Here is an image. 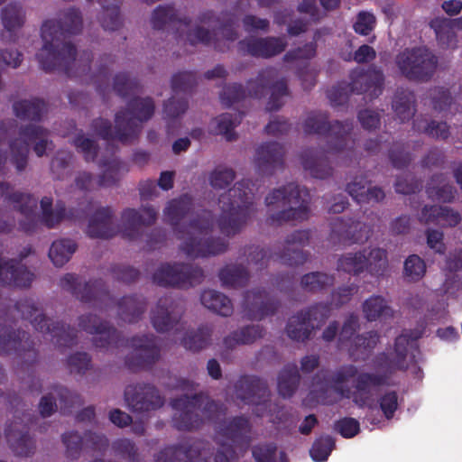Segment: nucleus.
<instances>
[{
  "instance_id": "62",
  "label": "nucleus",
  "mask_w": 462,
  "mask_h": 462,
  "mask_svg": "<svg viewBox=\"0 0 462 462\" xmlns=\"http://www.w3.org/2000/svg\"><path fill=\"white\" fill-rule=\"evenodd\" d=\"M426 238L428 246L439 254H444L446 245L444 243V234L442 231L429 228L426 230Z\"/></svg>"
},
{
  "instance_id": "5",
  "label": "nucleus",
  "mask_w": 462,
  "mask_h": 462,
  "mask_svg": "<svg viewBox=\"0 0 462 462\" xmlns=\"http://www.w3.org/2000/svg\"><path fill=\"white\" fill-rule=\"evenodd\" d=\"M265 203L271 211L277 209L270 217L273 223L300 222L310 217V193L295 183L273 189L265 198Z\"/></svg>"
},
{
  "instance_id": "52",
  "label": "nucleus",
  "mask_w": 462,
  "mask_h": 462,
  "mask_svg": "<svg viewBox=\"0 0 462 462\" xmlns=\"http://www.w3.org/2000/svg\"><path fill=\"white\" fill-rule=\"evenodd\" d=\"M210 337L211 330L205 327L196 332L192 331L188 333L187 336L181 339V344L187 349L197 351L208 344Z\"/></svg>"
},
{
  "instance_id": "18",
  "label": "nucleus",
  "mask_w": 462,
  "mask_h": 462,
  "mask_svg": "<svg viewBox=\"0 0 462 462\" xmlns=\"http://www.w3.org/2000/svg\"><path fill=\"white\" fill-rule=\"evenodd\" d=\"M131 347V355L125 360L131 369L146 368L160 357V348L154 337H134Z\"/></svg>"
},
{
  "instance_id": "44",
  "label": "nucleus",
  "mask_w": 462,
  "mask_h": 462,
  "mask_svg": "<svg viewBox=\"0 0 462 462\" xmlns=\"http://www.w3.org/2000/svg\"><path fill=\"white\" fill-rule=\"evenodd\" d=\"M241 117L231 113H226L213 119L210 123V131L216 134H222L227 141L234 139L232 130L240 123Z\"/></svg>"
},
{
  "instance_id": "27",
  "label": "nucleus",
  "mask_w": 462,
  "mask_h": 462,
  "mask_svg": "<svg viewBox=\"0 0 462 462\" xmlns=\"http://www.w3.org/2000/svg\"><path fill=\"white\" fill-rule=\"evenodd\" d=\"M9 199L16 209L20 228L26 232L32 231L35 224L36 199L22 193H14Z\"/></svg>"
},
{
  "instance_id": "16",
  "label": "nucleus",
  "mask_w": 462,
  "mask_h": 462,
  "mask_svg": "<svg viewBox=\"0 0 462 462\" xmlns=\"http://www.w3.org/2000/svg\"><path fill=\"white\" fill-rule=\"evenodd\" d=\"M276 70L273 69H266L259 74L254 81H250L247 86L249 95L259 97L262 96L264 88H271V97L267 104V109L276 110L283 104L282 98L287 95L286 84L282 80H277Z\"/></svg>"
},
{
  "instance_id": "40",
  "label": "nucleus",
  "mask_w": 462,
  "mask_h": 462,
  "mask_svg": "<svg viewBox=\"0 0 462 462\" xmlns=\"http://www.w3.org/2000/svg\"><path fill=\"white\" fill-rule=\"evenodd\" d=\"M144 310L145 302L141 298L125 297L118 303L119 316L129 323L137 321Z\"/></svg>"
},
{
  "instance_id": "11",
  "label": "nucleus",
  "mask_w": 462,
  "mask_h": 462,
  "mask_svg": "<svg viewBox=\"0 0 462 462\" xmlns=\"http://www.w3.org/2000/svg\"><path fill=\"white\" fill-rule=\"evenodd\" d=\"M352 126L350 124H341L336 122L333 125H328L327 116L321 113L311 114L304 123V130L309 134H328L330 149L333 151H342L347 145L346 136L350 133Z\"/></svg>"
},
{
  "instance_id": "55",
  "label": "nucleus",
  "mask_w": 462,
  "mask_h": 462,
  "mask_svg": "<svg viewBox=\"0 0 462 462\" xmlns=\"http://www.w3.org/2000/svg\"><path fill=\"white\" fill-rule=\"evenodd\" d=\"M426 271V263L419 255L411 254L406 258V281H420L424 277Z\"/></svg>"
},
{
  "instance_id": "20",
  "label": "nucleus",
  "mask_w": 462,
  "mask_h": 462,
  "mask_svg": "<svg viewBox=\"0 0 462 462\" xmlns=\"http://www.w3.org/2000/svg\"><path fill=\"white\" fill-rule=\"evenodd\" d=\"M182 314V308L169 298L160 299L152 311L151 320L159 332L171 329L178 324Z\"/></svg>"
},
{
  "instance_id": "10",
  "label": "nucleus",
  "mask_w": 462,
  "mask_h": 462,
  "mask_svg": "<svg viewBox=\"0 0 462 462\" xmlns=\"http://www.w3.org/2000/svg\"><path fill=\"white\" fill-rule=\"evenodd\" d=\"M48 135L46 130L32 125L20 129L18 136L9 144L12 162L17 171H23L26 167L30 144H33V150L39 157L51 149V142Z\"/></svg>"
},
{
  "instance_id": "33",
  "label": "nucleus",
  "mask_w": 462,
  "mask_h": 462,
  "mask_svg": "<svg viewBox=\"0 0 462 462\" xmlns=\"http://www.w3.org/2000/svg\"><path fill=\"white\" fill-rule=\"evenodd\" d=\"M310 238L306 230H299L291 235L287 239V252L282 255L284 263L289 264H301L307 260V255L298 247L305 245Z\"/></svg>"
},
{
  "instance_id": "29",
  "label": "nucleus",
  "mask_w": 462,
  "mask_h": 462,
  "mask_svg": "<svg viewBox=\"0 0 462 462\" xmlns=\"http://www.w3.org/2000/svg\"><path fill=\"white\" fill-rule=\"evenodd\" d=\"M283 154L278 143H265L257 148L254 162L259 171H269L282 163Z\"/></svg>"
},
{
  "instance_id": "51",
  "label": "nucleus",
  "mask_w": 462,
  "mask_h": 462,
  "mask_svg": "<svg viewBox=\"0 0 462 462\" xmlns=\"http://www.w3.org/2000/svg\"><path fill=\"white\" fill-rule=\"evenodd\" d=\"M434 110L442 112L448 109L453 102L451 92L444 87H434L427 93Z\"/></svg>"
},
{
  "instance_id": "35",
  "label": "nucleus",
  "mask_w": 462,
  "mask_h": 462,
  "mask_svg": "<svg viewBox=\"0 0 462 462\" xmlns=\"http://www.w3.org/2000/svg\"><path fill=\"white\" fill-rule=\"evenodd\" d=\"M201 303L213 312L227 317L233 313L231 300L223 293L215 290H206L200 297Z\"/></svg>"
},
{
  "instance_id": "19",
  "label": "nucleus",
  "mask_w": 462,
  "mask_h": 462,
  "mask_svg": "<svg viewBox=\"0 0 462 462\" xmlns=\"http://www.w3.org/2000/svg\"><path fill=\"white\" fill-rule=\"evenodd\" d=\"M125 397L128 406L137 412L156 410L163 404L157 390L148 384L127 387Z\"/></svg>"
},
{
  "instance_id": "31",
  "label": "nucleus",
  "mask_w": 462,
  "mask_h": 462,
  "mask_svg": "<svg viewBox=\"0 0 462 462\" xmlns=\"http://www.w3.org/2000/svg\"><path fill=\"white\" fill-rule=\"evenodd\" d=\"M425 191L429 199L443 203L452 202L457 193L455 187L447 181V177L442 173L431 176Z\"/></svg>"
},
{
  "instance_id": "60",
  "label": "nucleus",
  "mask_w": 462,
  "mask_h": 462,
  "mask_svg": "<svg viewBox=\"0 0 462 462\" xmlns=\"http://www.w3.org/2000/svg\"><path fill=\"white\" fill-rule=\"evenodd\" d=\"M178 14L171 6H159L153 12L152 23L154 28L160 29L168 22L175 23Z\"/></svg>"
},
{
  "instance_id": "22",
  "label": "nucleus",
  "mask_w": 462,
  "mask_h": 462,
  "mask_svg": "<svg viewBox=\"0 0 462 462\" xmlns=\"http://www.w3.org/2000/svg\"><path fill=\"white\" fill-rule=\"evenodd\" d=\"M67 456L77 458L80 450L85 448L101 449L107 446V439L104 435L88 432L82 438L77 432H69L63 436Z\"/></svg>"
},
{
  "instance_id": "53",
  "label": "nucleus",
  "mask_w": 462,
  "mask_h": 462,
  "mask_svg": "<svg viewBox=\"0 0 462 462\" xmlns=\"http://www.w3.org/2000/svg\"><path fill=\"white\" fill-rule=\"evenodd\" d=\"M389 308L385 300L379 296H374L366 300L363 305V312L368 320H375L382 315L389 314Z\"/></svg>"
},
{
  "instance_id": "30",
  "label": "nucleus",
  "mask_w": 462,
  "mask_h": 462,
  "mask_svg": "<svg viewBox=\"0 0 462 462\" xmlns=\"http://www.w3.org/2000/svg\"><path fill=\"white\" fill-rule=\"evenodd\" d=\"M240 48L253 56L268 58L282 52L285 43L278 38L250 39L247 42H240Z\"/></svg>"
},
{
  "instance_id": "25",
  "label": "nucleus",
  "mask_w": 462,
  "mask_h": 462,
  "mask_svg": "<svg viewBox=\"0 0 462 462\" xmlns=\"http://www.w3.org/2000/svg\"><path fill=\"white\" fill-rule=\"evenodd\" d=\"M244 316L250 319H262L273 313L274 305L267 295L261 291H249L242 302Z\"/></svg>"
},
{
  "instance_id": "12",
  "label": "nucleus",
  "mask_w": 462,
  "mask_h": 462,
  "mask_svg": "<svg viewBox=\"0 0 462 462\" xmlns=\"http://www.w3.org/2000/svg\"><path fill=\"white\" fill-rule=\"evenodd\" d=\"M17 309L24 319L31 320L37 330L50 332L51 340L55 344L60 346L72 344V330L69 328L65 329L63 326H53V323L51 324L50 320L42 314L41 310L32 301L26 300L25 302L18 303Z\"/></svg>"
},
{
  "instance_id": "47",
  "label": "nucleus",
  "mask_w": 462,
  "mask_h": 462,
  "mask_svg": "<svg viewBox=\"0 0 462 462\" xmlns=\"http://www.w3.org/2000/svg\"><path fill=\"white\" fill-rule=\"evenodd\" d=\"M44 108V103L40 100H23L14 105L16 116L22 119L38 120Z\"/></svg>"
},
{
  "instance_id": "28",
  "label": "nucleus",
  "mask_w": 462,
  "mask_h": 462,
  "mask_svg": "<svg viewBox=\"0 0 462 462\" xmlns=\"http://www.w3.org/2000/svg\"><path fill=\"white\" fill-rule=\"evenodd\" d=\"M178 32H180V36L182 37V33H186V40L191 44L194 45L198 42L209 43L213 41L211 34L208 30L206 29L205 26L212 27L215 23V21L212 20V15L205 14L199 21V23L190 24L189 22L186 20H178Z\"/></svg>"
},
{
  "instance_id": "42",
  "label": "nucleus",
  "mask_w": 462,
  "mask_h": 462,
  "mask_svg": "<svg viewBox=\"0 0 462 462\" xmlns=\"http://www.w3.org/2000/svg\"><path fill=\"white\" fill-rule=\"evenodd\" d=\"M413 128L431 138L446 140L449 136V126L446 122L417 118L413 121Z\"/></svg>"
},
{
  "instance_id": "24",
  "label": "nucleus",
  "mask_w": 462,
  "mask_h": 462,
  "mask_svg": "<svg viewBox=\"0 0 462 462\" xmlns=\"http://www.w3.org/2000/svg\"><path fill=\"white\" fill-rule=\"evenodd\" d=\"M420 220L425 224H436L444 227H455L462 220L458 211L447 206L425 205L420 212Z\"/></svg>"
},
{
  "instance_id": "7",
  "label": "nucleus",
  "mask_w": 462,
  "mask_h": 462,
  "mask_svg": "<svg viewBox=\"0 0 462 462\" xmlns=\"http://www.w3.org/2000/svg\"><path fill=\"white\" fill-rule=\"evenodd\" d=\"M154 111V104L150 97H135L128 105L126 111L116 116V132L113 135L111 127L106 120L94 121L95 131L105 140L116 138L121 142L130 141L140 129L143 121L151 118Z\"/></svg>"
},
{
  "instance_id": "64",
  "label": "nucleus",
  "mask_w": 462,
  "mask_h": 462,
  "mask_svg": "<svg viewBox=\"0 0 462 462\" xmlns=\"http://www.w3.org/2000/svg\"><path fill=\"white\" fill-rule=\"evenodd\" d=\"M115 452L122 457L134 462L136 455V448L134 445L126 439H122L113 443Z\"/></svg>"
},
{
  "instance_id": "9",
  "label": "nucleus",
  "mask_w": 462,
  "mask_h": 462,
  "mask_svg": "<svg viewBox=\"0 0 462 462\" xmlns=\"http://www.w3.org/2000/svg\"><path fill=\"white\" fill-rule=\"evenodd\" d=\"M215 441L219 446L215 462H232L236 449L244 451L251 442V426L248 420L237 417L227 425L219 424L216 430Z\"/></svg>"
},
{
  "instance_id": "50",
  "label": "nucleus",
  "mask_w": 462,
  "mask_h": 462,
  "mask_svg": "<svg viewBox=\"0 0 462 462\" xmlns=\"http://www.w3.org/2000/svg\"><path fill=\"white\" fill-rule=\"evenodd\" d=\"M387 267L386 252L380 248L365 250V271L373 275L383 274Z\"/></svg>"
},
{
  "instance_id": "48",
  "label": "nucleus",
  "mask_w": 462,
  "mask_h": 462,
  "mask_svg": "<svg viewBox=\"0 0 462 462\" xmlns=\"http://www.w3.org/2000/svg\"><path fill=\"white\" fill-rule=\"evenodd\" d=\"M98 2L104 9L101 18L103 28L110 31L117 29L121 24L118 13L120 0H98Z\"/></svg>"
},
{
  "instance_id": "26",
  "label": "nucleus",
  "mask_w": 462,
  "mask_h": 462,
  "mask_svg": "<svg viewBox=\"0 0 462 462\" xmlns=\"http://www.w3.org/2000/svg\"><path fill=\"white\" fill-rule=\"evenodd\" d=\"M383 82V77L380 70L355 72L352 76L351 89L357 94L367 93L370 97H375L382 92Z\"/></svg>"
},
{
  "instance_id": "6",
  "label": "nucleus",
  "mask_w": 462,
  "mask_h": 462,
  "mask_svg": "<svg viewBox=\"0 0 462 462\" xmlns=\"http://www.w3.org/2000/svg\"><path fill=\"white\" fill-rule=\"evenodd\" d=\"M157 217V212L152 208H143L142 212L127 208L122 213V228L116 229L111 221V210L108 208H100L91 217L88 234L91 237L108 238L117 232L129 239H134L141 226L152 224Z\"/></svg>"
},
{
  "instance_id": "21",
  "label": "nucleus",
  "mask_w": 462,
  "mask_h": 462,
  "mask_svg": "<svg viewBox=\"0 0 462 462\" xmlns=\"http://www.w3.org/2000/svg\"><path fill=\"white\" fill-rule=\"evenodd\" d=\"M1 21L4 31L1 33L3 41L11 42L17 39V32L25 23V11L18 2H11L1 10Z\"/></svg>"
},
{
  "instance_id": "15",
  "label": "nucleus",
  "mask_w": 462,
  "mask_h": 462,
  "mask_svg": "<svg viewBox=\"0 0 462 462\" xmlns=\"http://www.w3.org/2000/svg\"><path fill=\"white\" fill-rule=\"evenodd\" d=\"M201 277L202 271L199 268H193L186 264L165 263L156 269L152 280L161 286H185L192 285Z\"/></svg>"
},
{
  "instance_id": "23",
  "label": "nucleus",
  "mask_w": 462,
  "mask_h": 462,
  "mask_svg": "<svg viewBox=\"0 0 462 462\" xmlns=\"http://www.w3.org/2000/svg\"><path fill=\"white\" fill-rule=\"evenodd\" d=\"M239 388L237 396L249 404L256 405L258 416H263L267 408L271 411L272 404L265 399L268 396V391L263 383L259 380L242 381Z\"/></svg>"
},
{
  "instance_id": "39",
  "label": "nucleus",
  "mask_w": 462,
  "mask_h": 462,
  "mask_svg": "<svg viewBox=\"0 0 462 462\" xmlns=\"http://www.w3.org/2000/svg\"><path fill=\"white\" fill-rule=\"evenodd\" d=\"M262 336L263 330L258 325L248 326L226 337L224 345L227 349H232L239 345L251 344Z\"/></svg>"
},
{
  "instance_id": "8",
  "label": "nucleus",
  "mask_w": 462,
  "mask_h": 462,
  "mask_svg": "<svg viewBox=\"0 0 462 462\" xmlns=\"http://www.w3.org/2000/svg\"><path fill=\"white\" fill-rule=\"evenodd\" d=\"M174 411L172 421L181 430L199 427L205 421L218 420L223 413L218 405L202 396H189L174 400L171 403Z\"/></svg>"
},
{
  "instance_id": "32",
  "label": "nucleus",
  "mask_w": 462,
  "mask_h": 462,
  "mask_svg": "<svg viewBox=\"0 0 462 462\" xmlns=\"http://www.w3.org/2000/svg\"><path fill=\"white\" fill-rule=\"evenodd\" d=\"M96 316L81 317L79 327L89 334L95 335L93 340L97 347L110 345L116 337V331L104 324L97 325Z\"/></svg>"
},
{
  "instance_id": "34",
  "label": "nucleus",
  "mask_w": 462,
  "mask_h": 462,
  "mask_svg": "<svg viewBox=\"0 0 462 462\" xmlns=\"http://www.w3.org/2000/svg\"><path fill=\"white\" fill-rule=\"evenodd\" d=\"M11 448L20 456H27L33 449V442L22 430L21 423L14 422L5 430Z\"/></svg>"
},
{
  "instance_id": "17",
  "label": "nucleus",
  "mask_w": 462,
  "mask_h": 462,
  "mask_svg": "<svg viewBox=\"0 0 462 462\" xmlns=\"http://www.w3.org/2000/svg\"><path fill=\"white\" fill-rule=\"evenodd\" d=\"M212 448L208 441L195 440L191 444L180 448L170 447L159 454L156 462H167L172 457L179 462H208ZM172 462V461H170Z\"/></svg>"
},
{
  "instance_id": "54",
  "label": "nucleus",
  "mask_w": 462,
  "mask_h": 462,
  "mask_svg": "<svg viewBox=\"0 0 462 462\" xmlns=\"http://www.w3.org/2000/svg\"><path fill=\"white\" fill-rule=\"evenodd\" d=\"M346 189L349 195L358 203L380 202L385 197L383 190L378 187H369L366 193L358 192L355 189V185H347Z\"/></svg>"
},
{
  "instance_id": "2",
  "label": "nucleus",
  "mask_w": 462,
  "mask_h": 462,
  "mask_svg": "<svg viewBox=\"0 0 462 462\" xmlns=\"http://www.w3.org/2000/svg\"><path fill=\"white\" fill-rule=\"evenodd\" d=\"M383 378L367 373L358 374L354 365H345L337 369L332 376L325 373L318 374L313 379L310 395L318 403L333 404L342 398H352L358 405L369 406L377 387Z\"/></svg>"
},
{
  "instance_id": "3",
  "label": "nucleus",
  "mask_w": 462,
  "mask_h": 462,
  "mask_svg": "<svg viewBox=\"0 0 462 462\" xmlns=\"http://www.w3.org/2000/svg\"><path fill=\"white\" fill-rule=\"evenodd\" d=\"M82 27V18L75 9H69L61 14V21L49 20L42 27V48L36 58L44 70L55 69H72V67L83 66L85 69L90 56L84 53L76 58L74 48L65 42V32L77 33Z\"/></svg>"
},
{
  "instance_id": "1",
  "label": "nucleus",
  "mask_w": 462,
  "mask_h": 462,
  "mask_svg": "<svg viewBox=\"0 0 462 462\" xmlns=\"http://www.w3.org/2000/svg\"><path fill=\"white\" fill-rule=\"evenodd\" d=\"M190 204V199L184 196L171 200L164 211L166 220L175 226L180 252L192 259L224 253L227 244L209 236L215 226L211 212L203 210L189 216Z\"/></svg>"
},
{
  "instance_id": "43",
  "label": "nucleus",
  "mask_w": 462,
  "mask_h": 462,
  "mask_svg": "<svg viewBox=\"0 0 462 462\" xmlns=\"http://www.w3.org/2000/svg\"><path fill=\"white\" fill-rule=\"evenodd\" d=\"M76 251V245L69 239H60L52 243L49 257L56 266H62Z\"/></svg>"
},
{
  "instance_id": "63",
  "label": "nucleus",
  "mask_w": 462,
  "mask_h": 462,
  "mask_svg": "<svg viewBox=\"0 0 462 462\" xmlns=\"http://www.w3.org/2000/svg\"><path fill=\"white\" fill-rule=\"evenodd\" d=\"M74 143L77 149L83 153L87 161H93L96 158L97 147L93 140L80 134L75 139Z\"/></svg>"
},
{
  "instance_id": "46",
  "label": "nucleus",
  "mask_w": 462,
  "mask_h": 462,
  "mask_svg": "<svg viewBox=\"0 0 462 462\" xmlns=\"http://www.w3.org/2000/svg\"><path fill=\"white\" fill-rule=\"evenodd\" d=\"M299 374L296 365L285 366L278 376V391L283 397H291L299 383Z\"/></svg>"
},
{
  "instance_id": "59",
  "label": "nucleus",
  "mask_w": 462,
  "mask_h": 462,
  "mask_svg": "<svg viewBox=\"0 0 462 462\" xmlns=\"http://www.w3.org/2000/svg\"><path fill=\"white\" fill-rule=\"evenodd\" d=\"M411 351L408 353L410 363L406 364V377H411L415 383H420L424 377L423 371L419 365L421 359V352L419 347L411 346Z\"/></svg>"
},
{
  "instance_id": "49",
  "label": "nucleus",
  "mask_w": 462,
  "mask_h": 462,
  "mask_svg": "<svg viewBox=\"0 0 462 462\" xmlns=\"http://www.w3.org/2000/svg\"><path fill=\"white\" fill-rule=\"evenodd\" d=\"M52 201L50 198L44 197L41 200L42 220L48 227L55 226L65 217V208L57 204L55 208H51Z\"/></svg>"
},
{
  "instance_id": "36",
  "label": "nucleus",
  "mask_w": 462,
  "mask_h": 462,
  "mask_svg": "<svg viewBox=\"0 0 462 462\" xmlns=\"http://www.w3.org/2000/svg\"><path fill=\"white\" fill-rule=\"evenodd\" d=\"M430 26L434 30L436 39L442 48H450L456 45L457 35L451 19L436 17L430 21Z\"/></svg>"
},
{
  "instance_id": "61",
  "label": "nucleus",
  "mask_w": 462,
  "mask_h": 462,
  "mask_svg": "<svg viewBox=\"0 0 462 462\" xmlns=\"http://www.w3.org/2000/svg\"><path fill=\"white\" fill-rule=\"evenodd\" d=\"M234 178L235 173L231 169L219 167L212 172L210 183L215 189H224L234 180Z\"/></svg>"
},
{
  "instance_id": "37",
  "label": "nucleus",
  "mask_w": 462,
  "mask_h": 462,
  "mask_svg": "<svg viewBox=\"0 0 462 462\" xmlns=\"http://www.w3.org/2000/svg\"><path fill=\"white\" fill-rule=\"evenodd\" d=\"M301 161L303 168L315 178L324 179L331 173V167L328 165L327 158L318 152H305Z\"/></svg>"
},
{
  "instance_id": "38",
  "label": "nucleus",
  "mask_w": 462,
  "mask_h": 462,
  "mask_svg": "<svg viewBox=\"0 0 462 462\" xmlns=\"http://www.w3.org/2000/svg\"><path fill=\"white\" fill-rule=\"evenodd\" d=\"M333 232L338 234L343 239H348L355 243H364L370 236V228L363 223L352 222L349 225L339 222V226H334Z\"/></svg>"
},
{
  "instance_id": "56",
  "label": "nucleus",
  "mask_w": 462,
  "mask_h": 462,
  "mask_svg": "<svg viewBox=\"0 0 462 462\" xmlns=\"http://www.w3.org/2000/svg\"><path fill=\"white\" fill-rule=\"evenodd\" d=\"M333 283V277L323 273H311L301 279V286L310 291H315Z\"/></svg>"
},
{
  "instance_id": "41",
  "label": "nucleus",
  "mask_w": 462,
  "mask_h": 462,
  "mask_svg": "<svg viewBox=\"0 0 462 462\" xmlns=\"http://www.w3.org/2000/svg\"><path fill=\"white\" fill-rule=\"evenodd\" d=\"M337 269L351 274L365 271V250L342 254L337 260Z\"/></svg>"
},
{
  "instance_id": "13",
  "label": "nucleus",
  "mask_w": 462,
  "mask_h": 462,
  "mask_svg": "<svg viewBox=\"0 0 462 462\" xmlns=\"http://www.w3.org/2000/svg\"><path fill=\"white\" fill-rule=\"evenodd\" d=\"M438 58L427 48L406 49V79L416 81L430 80L437 69Z\"/></svg>"
},
{
  "instance_id": "58",
  "label": "nucleus",
  "mask_w": 462,
  "mask_h": 462,
  "mask_svg": "<svg viewBox=\"0 0 462 462\" xmlns=\"http://www.w3.org/2000/svg\"><path fill=\"white\" fill-rule=\"evenodd\" d=\"M334 448V440L327 436L317 439L310 453L312 459L316 462H324L328 459Z\"/></svg>"
},
{
  "instance_id": "57",
  "label": "nucleus",
  "mask_w": 462,
  "mask_h": 462,
  "mask_svg": "<svg viewBox=\"0 0 462 462\" xmlns=\"http://www.w3.org/2000/svg\"><path fill=\"white\" fill-rule=\"evenodd\" d=\"M101 167L104 168L99 184L102 186H109L114 184L119 178L123 166L116 159L111 158L108 161L103 162Z\"/></svg>"
},
{
  "instance_id": "45",
  "label": "nucleus",
  "mask_w": 462,
  "mask_h": 462,
  "mask_svg": "<svg viewBox=\"0 0 462 462\" xmlns=\"http://www.w3.org/2000/svg\"><path fill=\"white\" fill-rule=\"evenodd\" d=\"M218 276L223 286L232 288L243 286L248 280L247 272L236 264L225 266L220 270Z\"/></svg>"
},
{
  "instance_id": "4",
  "label": "nucleus",
  "mask_w": 462,
  "mask_h": 462,
  "mask_svg": "<svg viewBox=\"0 0 462 462\" xmlns=\"http://www.w3.org/2000/svg\"><path fill=\"white\" fill-rule=\"evenodd\" d=\"M254 186L249 180H243L220 196L221 214L217 225L223 235L235 236L251 217L254 213Z\"/></svg>"
},
{
  "instance_id": "14",
  "label": "nucleus",
  "mask_w": 462,
  "mask_h": 462,
  "mask_svg": "<svg viewBox=\"0 0 462 462\" xmlns=\"http://www.w3.org/2000/svg\"><path fill=\"white\" fill-rule=\"evenodd\" d=\"M329 314V308L325 304H319L307 312H300L290 319L287 326L288 336L294 340H305L312 329L319 327Z\"/></svg>"
}]
</instances>
